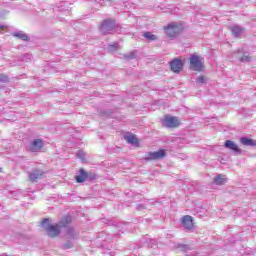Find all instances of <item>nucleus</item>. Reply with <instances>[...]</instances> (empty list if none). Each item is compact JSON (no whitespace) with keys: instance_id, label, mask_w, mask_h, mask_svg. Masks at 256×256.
<instances>
[{"instance_id":"obj_12","label":"nucleus","mask_w":256,"mask_h":256,"mask_svg":"<svg viewBox=\"0 0 256 256\" xmlns=\"http://www.w3.org/2000/svg\"><path fill=\"white\" fill-rule=\"evenodd\" d=\"M224 147H226L227 149H231V151H235L236 153H239V146H237V144H235V142L231 140H226Z\"/></svg>"},{"instance_id":"obj_9","label":"nucleus","mask_w":256,"mask_h":256,"mask_svg":"<svg viewBox=\"0 0 256 256\" xmlns=\"http://www.w3.org/2000/svg\"><path fill=\"white\" fill-rule=\"evenodd\" d=\"M43 149V140L35 139L29 146V151L31 153H37V151H41Z\"/></svg>"},{"instance_id":"obj_24","label":"nucleus","mask_w":256,"mask_h":256,"mask_svg":"<svg viewBox=\"0 0 256 256\" xmlns=\"http://www.w3.org/2000/svg\"><path fill=\"white\" fill-rule=\"evenodd\" d=\"M46 223H49V219L45 218L42 220L41 225H46Z\"/></svg>"},{"instance_id":"obj_10","label":"nucleus","mask_w":256,"mask_h":256,"mask_svg":"<svg viewBox=\"0 0 256 256\" xmlns=\"http://www.w3.org/2000/svg\"><path fill=\"white\" fill-rule=\"evenodd\" d=\"M181 223H182L183 227L185 229H187L188 231H190V229H193V227H195V224L193 223V217L190 215H185L182 218Z\"/></svg>"},{"instance_id":"obj_19","label":"nucleus","mask_w":256,"mask_h":256,"mask_svg":"<svg viewBox=\"0 0 256 256\" xmlns=\"http://www.w3.org/2000/svg\"><path fill=\"white\" fill-rule=\"evenodd\" d=\"M144 37L146 39H148L149 41H156L157 40V36L151 34V32H145Z\"/></svg>"},{"instance_id":"obj_2","label":"nucleus","mask_w":256,"mask_h":256,"mask_svg":"<svg viewBox=\"0 0 256 256\" xmlns=\"http://www.w3.org/2000/svg\"><path fill=\"white\" fill-rule=\"evenodd\" d=\"M184 29L183 25L176 23H170L164 27V31H166V35L170 39H173L174 37H177V35H180V33H183Z\"/></svg>"},{"instance_id":"obj_22","label":"nucleus","mask_w":256,"mask_h":256,"mask_svg":"<svg viewBox=\"0 0 256 256\" xmlns=\"http://www.w3.org/2000/svg\"><path fill=\"white\" fill-rule=\"evenodd\" d=\"M240 61H242V62L251 61V57H249V56H242V57L240 58Z\"/></svg>"},{"instance_id":"obj_20","label":"nucleus","mask_w":256,"mask_h":256,"mask_svg":"<svg viewBox=\"0 0 256 256\" xmlns=\"http://www.w3.org/2000/svg\"><path fill=\"white\" fill-rule=\"evenodd\" d=\"M0 81H1L2 83H8L9 77H8L7 75H5V74H1V75H0Z\"/></svg>"},{"instance_id":"obj_4","label":"nucleus","mask_w":256,"mask_h":256,"mask_svg":"<svg viewBox=\"0 0 256 256\" xmlns=\"http://www.w3.org/2000/svg\"><path fill=\"white\" fill-rule=\"evenodd\" d=\"M115 29V20L113 19H105L100 25V32L103 35H107L109 31H113Z\"/></svg>"},{"instance_id":"obj_6","label":"nucleus","mask_w":256,"mask_h":256,"mask_svg":"<svg viewBox=\"0 0 256 256\" xmlns=\"http://www.w3.org/2000/svg\"><path fill=\"white\" fill-rule=\"evenodd\" d=\"M80 175L75 176V180L77 183H85V181H87V179H95V174L91 173V172H87L85 171V169L81 168L79 170Z\"/></svg>"},{"instance_id":"obj_25","label":"nucleus","mask_w":256,"mask_h":256,"mask_svg":"<svg viewBox=\"0 0 256 256\" xmlns=\"http://www.w3.org/2000/svg\"><path fill=\"white\" fill-rule=\"evenodd\" d=\"M71 233H73V229H70V230L68 231V235H70Z\"/></svg>"},{"instance_id":"obj_14","label":"nucleus","mask_w":256,"mask_h":256,"mask_svg":"<svg viewBox=\"0 0 256 256\" xmlns=\"http://www.w3.org/2000/svg\"><path fill=\"white\" fill-rule=\"evenodd\" d=\"M214 183H216L217 185H225L227 183V178L225 177V175H217L214 178Z\"/></svg>"},{"instance_id":"obj_1","label":"nucleus","mask_w":256,"mask_h":256,"mask_svg":"<svg viewBox=\"0 0 256 256\" xmlns=\"http://www.w3.org/2000/svg\"><path fill=\"white\" fill-rule=\"evenodd\" d=\"M189 61L190 69H192V71H197L198 73H201V71L205 69V58L197 54H193L190 56Z\"/></svg>"},{"instance_id":"obj_21","label":"nucleus","mask_w":256,"mask_h":256,"mask_svg":"<svg viewBox=\"0 0 256 256\" xmlns=\"http://www.w3.org/2000/svg\"><path fill=\"white\" fill-rule=\"evenodd\" d=\"M197 83L203 84L205 83V77L204 76H200L197 78Z\"/></svg>"},{"instance_id":"obj_18","label":"nucleus","mask_w":256,"mask_h":256,"mask_svg":"<svg viewBox=\"0 0 256 256\" xmlns=\"http://www.w3.org/2000/svg\"><path fill=\"white\" fill-rule=\"evenodd\" d=\"M14 37H18V39H22V41H29V36L25 35L21 32H16L13 34Z\"/></svg>"},{"instance_id":"obj_7","label":"nucleus","mask_w":256,"mask_h":256,"mask_svg":"<svg viewBox=\"0 0 256 256\" xmlns=\"http://www.w3.org/2000/svg\"><path fill=\"white\" fill-rule=\"evenodd\" d=\"M167 155L165 150L160 149L156 152H148L146 154V161H157V159H163Z\"/></svg>"},{"instance_id":"obj_26","label":"nucleus","mask_w":256,"mask_h":256,"mask_svg":"<svg viewBox=\"0 0 256 256\" xmlns=\"http://www.w3.org/2000/svg\"><path fill=\"white\" fill-rule=\"evenodd\" d=\"M0 29H1V30H4V29H5V26H0Z\"/></svg>"},{"instance_id":"obj_8","label":"nucleus","mask_w":256,"mask_h":256,"mask_svg":"<svg viewBox=\"0 0 256 256\" xmlns=\"http://www.w3.org/2000/svg\"><path fill=\"white\" fill-rule=\"evenodd\" d=\"M170 67L173 73H180L183 71V61L181 59H174L170 62Z\"/></svg>"},{"instance_id":"obj_3","label":"nucleus","mask_w":256,"mask_h":256,"mask_svg":"<svg viewBox=\"0 0 256 256\" xmlns=\"http://www.w3.org/2000/svg\"><path fill=\"white\" fill-rule=\"evenodd\" d=\"M162 123H163L164 127H167L169 129H176L177 127H179L181 125L179 118H177L175 116H169V115L164 116Z\"/></svg>"},{"instance_id":"obj_11","label":"nucleus","mask_w":256,"mask_h":256,"mask_svg":"<svg viewBox=\"0 0 256 256\" xmlns=\"http://www.w3.org/2000/svg\"><path fill=\"white\" fill-rule=\"evenodd\" d=\"M43 175H45L43 171L34 170L29 175V181H31L32 183H37V181L43 179Z\"/></svg>"},{"instance_id":"obj_16","label":"nucleus","mask_w":256,"mask_h":256,"mask_svg":"<svg viewBox=\"0 0 256 256\" xmlns=\"http://www.w3.org/2000/svg\"><path fill=\"white\" fill-rule=\"evenodd\" d=\"M71 221H72L71 216H64L60 220V227H67V225H69Z\"/></svg>"},{"instance_id":"obj_15","label":"nucleus","mask_w":256,"mask_h":256,"mask_svg":"<svg viewBox=\"0 0 256 256\" xmlns=\"http://www.w3.org/2000/svg\"><path fill=\"white\" fill-rule=\"evenodd\" d=\"M127 143H130L131 145H139V139L133 134H130L125 137Z\"/></svg>"},{"instance_id":"obj_23","label":"nucleus","mask_w":256,"mask_h":256,"mask_svg":"<svg viewBox=\"0 0 256 256\" xmlns=\"http://www.w3.org/2000/svg\"><path fill=\"white\" fill-rule=\"evenodd\" d=\"M73 246L71 245V242H67L64 244V249H71Z\"/></svg>"},{"instance_id":"obj_13","label":"nucleus","mask_w":256,"mask_h":256,"mask_svg":"<svg viewBox=\"0 0 256 256\" xmlns=\"http://www.w3.org/2000/svg\"><path fill=\"white\" fill-rule=\"evenodd\" d=\"M240 143L242 145H246L248 147H255L256 146V140L250 139V138H241Z\"/></svg>"},{"instance_id":"obj_17","label":"nucleus","mask_w":256,"mask_h":256,"mask_svg":"<svg viewBox=\"0 0 256 256\" xmlns=\"http://www.w3.org/2000/svg\"><path fill=\"white\" fill-rule=\"evenodd\" d=\"M244 29L239 27V26H234L232 28V33L233 35H235V37H239V35H241V33H243Z\"/></svg>"},{"instance_id":"obj_5","label":"nucleus","mask_w":256,"mask_h":256,"mask_svg":"<svg viewBox=\"0 0 256 256\" xmlns=\"http://www.w3.org/2000/svg\"><path fill=\"white\" fill-rule=\"evenodd\" d=\"M46 233L48 237L55 239V237H59L61 233V226L59 224H49L46 227Z\"/></svg>"}]
</instances>
